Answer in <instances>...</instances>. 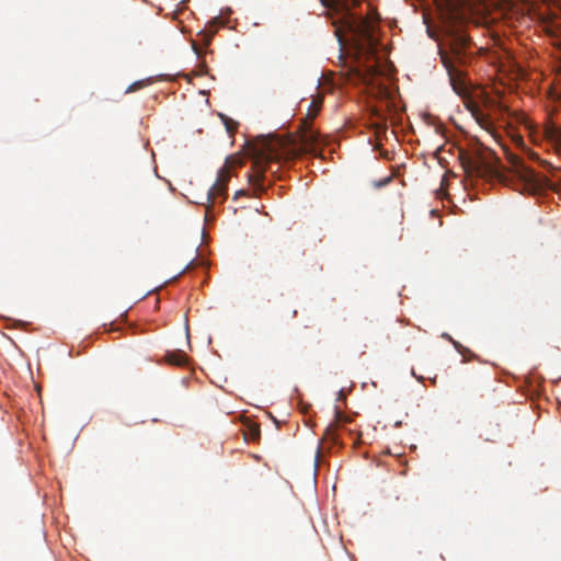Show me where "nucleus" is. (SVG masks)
Masks as SVG:
<instances>
[{
  "label": "nucleus",
  "mask_w": 561,
  "mask_h": 561,
  "mask_svg": "<svg viewBox=\"0 0 561 561\" xmlns=\"http://www.w3.org/2000/svg\"><path fill=\"white\" fill-rule=\"evenodd\" d=\"M462 357H463V360L462 362H469L473 358H476V355L469 350V352H465L463 354H461Z\"/></svg>",
  "instance_id": "aec40b11"
},
{
  "label": "nucleus",
  "mask_w": 561,
  "mask_h": 561,
  "mask_svg": "<svg viewBox=\"0 0 561 561\" xmlns=\"http://www.w3.org/2000/svg\"><path fill=\"white\" fill-rule=\"evenodd\" d=\"M459 158L469 176L495 179L520 193L541 195L552 191L561 197V174L553 173L551 179L540 176L526 167L522 158L512 152L506 154L508 165L502 164L491 151H462Z\"/></svg>",
  "instance_id": "f257e3e1"
},
{
  "label": "nucleus",
  "mask_w": 561,
  "mask_h": 561,
  "mask_svg": "<svg viewBox=\"0 0 561 561\" xmlns=\"http://www.w3.org/2000/svg\"><path fill=\"white\" fill-rule=\"evenodd\" d=\"M222 119H224L227 131L230 135H232L237 130L238 123L229 117H226V116H222Z\"/></svg>",
  "instance_id": "dca6fc26"
},
{
  "label": "nucleus",
  "mask_w": 561,
  "mask_h": 561,
  "mask_svg": "<svg viewBox=\"0 0 561 561\" xmlns=\"http://www.w3.org/2000/svg\"><path fill=\"white\" fill-rule=\"evenodd\" d=\"M243 164V158L239 156H229L226 159L225 165L222 168H227L229 174L231 175V170L241 167Z\"/></svg>",
  "instance_id": "ddd939ff"
},
{
  "label": "nucleus",
  "mask_w": 561,
  "mask_h": 561,
  "mask_svg": "<svg viewBox=\"0 0 561 561\" xmlns=\"http://www.w3.org/2000/svg\"><path fill=\"white\" fill-rule=\"evenodd\" d=\"M340 421L348 422L350 420L348 417H344L341 411L335 410V422ZM336 423L330 424L324 432V438L331 439L333 443H336Z\"/></svg>",
  "instance_id": "9d476101"
},
{
  "label": "nucleus",
  "mask_w": 561,
  "mask_h": 561,
  "mask_svg": "<svg viewBox=\"0 0 561 561\" xmlns=\"http://www.w3.org/2000/svg\"><path fill=\"white\" fill-rule=\"evenodd\" d=\"M320 107L321 100L312 101L308 117L301 122L298 139L270 137L263 141L261 148L255 149L252 171L248 174V181L255 194L265 191L264 173L267 171L277 172V170H272L273 164L291 161L302 153H310L314 157L321 154L322 148L327 145V138L318 133L311 124Z\"/></svg>",
  "instance_id": "f03ea898"
},
{
  "label": "nucleus",
  "mask_w": 561,
  "mask_h": 561,
  "mask_svg": "<svg viewBox=\"0 0 561 561\" xmlns=\"http://www.w3.org/2000/svg\"><path fill=\"white\" fill-rule=\"evenodd\" d=\"M244 194H245V192L243 190L237 191L236 195H234V198H238V196L244 195Z\"/></svg>",
  "instance_id": "4be33fe9"
},
{
  "label": "nucleus",
  "mask_w": 561,
  "mask_h": 561,
  "mask_svg": "<svg viewBox=\"0 0 561 561\" xmlns=\"http://www.w3.org/2000/svg\"><path fill=\"white\" fill-rule=\"evenodd\" d=\"M322 5L330 11V15H337L332 21L334 34L339 45L343 47L350 44L358 60L374 59L377 54L378 42L375 37V28L378 23V14L363 15L353 9L359 0H320Z\"/></svg>",
  "instance_id": "7ed1b4c3"
},
{
  "label": "nucleus",
  "mask_w": 561,
  "mask_h": 561,
  "mask_svg": "<svg viewBox=\"0 0 561 561\" xmlns=\"http://www.w3.org/2000/svg\"><path fill=\"white\" fill-rule=\"evenodd\" d=\"M377 68H378V65L375 61L373 65L365 66V70H363V71L358 69L357 73H358L359 79L363 80L365 83H368L371 80L373 76L375 73H377V71H378Z\"/></svg>",
  "instance_id": "9b49d317"
},
{
  "label": "nucleus",
  "mask_w": 561,
  "mask_h": 561,
  "mask_svg": "<svg viewBox=\"0 0 561 561\" xmlns=\"http://www.w3.org/2000/svg\"><path fill=\"white\" fill-rule=\"evenodd\" d=\"M474 117H476L478 124L483 129H485L489 133L493 131V123L489 116L484 115L483 113L477 112V113H474Z\"/></svg>",
  "instance_id": "f8f14e48"
},
{
  "label": "nucleus",
  "mask_w": 561,
  "mask_h": 561,
  "mask_svg": "<svg viewBox=\"0 0 561 561\" xmlns=\"http://www.w3.org/2000/svg\"><path fill=\"white\" fill-rule=\"evenodd\" d=\"M543 135L554 146L556 151L561 154V128L550 122L546 124Z\"/></svg>",
  "instance_id": "0eeeda50"
},
{
  "label": "nucleus",
  "mask_w": 561,
  "mask_h": 561,
  "mask_svg": "<svg viewBox=\"0 0 561 561\" xmlns=\"http://www.w3.org/2000/svg\"><path fill=\"white\" fill-rule=\"evenodd\" d=\"M144 85H145L144 81H137V82H135V83L130 84V85L127 88L126 92H127V93H129V92H134V91H136L137 89L142 88Z\"/></svg>",
  "instance_id": "a211bd4d"
},
{
  "label": "nucleus",
  "mask_w": 561,
  "mask_h": 561,
  "mask_svg": "<svg viewBox=\"0 0 561 561\" xmlns=\"http://www.w3.org/2000/svg\"><path fill=\"white\" fill-rule=\"evenodd\" d=\"M213 36H214L213 32L201 31L197 34L198 43L196 41L192 42V48L198 58H202V56L205 54V51L203 50L201 45H203L204 47H207L210 44Z\"/></svg>",
  "instance_id": "6e6552de"
},
{
  "label": "nucleus",
  "mask_w": 561,
  "mask_h": 561,
  "mask_svg": "<svg viewBox=\"0 0 561 561\" xmlns=\"http://www.w3.org/2000/svg\"><path fill=\"white\" fill-rule=\"evenodd\" d=\"M230 174L227 168H220L218 171L217 180L207 193V202L211 205L221 204L227 198L228 182Z\"/></svg>",
  "instance_id": "423d86ee"
},
{
  "label": "nucleus",
  "mask_w": 561,
  "mask_h": 561,
  "mask_svg": "<svg viewBox=\"0 0 561 561\" xmlns=\"http://www.w3.org/2000/svg\"><path fill=\"white\" fill-rule=\"evenodd\" d=\"M250 438L252 440H256L260 438V427L257 425H252L249 431Z\"/></svg>",
  "instance_id": "f3484780"
},
{
  "label": "nucleus",
  "mask_w": 561,
  "mask_h": 561,
  "mask_svg": "<svg viewBox=\"0 0 561 561\" xmlns=\"http://www.w3.org/2000/svg\"><path fill=\"white\" fill-rule=\"evenodd\" d=\"M449 47L453 55V58L449 57L454 64H465L467 60V56L470 54L469 49L471 48L470 38L460 31H451L448 34Z\"/></svg>",
  "instance_id": "20e7f679"
},
{
  "label": "nucleus",
  "mask_w": 561,
  "mask_h": 561,
  "mask_svg": "<svg viewBox=\"0 0 561 561\" xmlns=\"http://www.w3.org/2000/svg\"><path fill=\"white\" fill-rule=\"evenodd\" d=\"M499 111H500L501 113H507V112H508V108H507L505 105L500 104V105H499Z\"/></svg>",
  "instance_id": "412c9836"
},
{
  "label": "nucleus",
  "mask_w": 561,
  "mask_h": 561,
  "mask_svg": "<svg viewBox=\"0 0 561 561\" xmlns=\"http://www.w3.org/2000/svg\"><path fill=\"white\" fill-rule=\"evenodd\" d=\"M440 59L445 68L447 69L450 84L454 91L459 96H465L468 93V84L465 79L463 72L456 68L454 61L449 58L446 53L440 51Z\"/></svg>",
  "instance_id": "39448f33"
},
{
  "label": "nucleus",
  "mask_w": 561,
  "mask_h": 561,
  "mask_svg": "<svg viewBox=\"0 0 561 561\" xmlns=\"http://www.w3.org/2000/svg\"><path fill=\"white\" fill-rule=\"evenodd\" d=\"M442 339L450 342L453 346L457 350L458 353L463 354L465 352H469V348L461 345L458 341L454 340L450 334L447 332L442 333Z\"/></svg>",
  "instance_id": "4468645a"
},
{
  "label": "nucleus",
  "mask_w": 561,
  "mask_h": 561,
  "mask_svg": "<svg viewBox=\"0 0 561 561\" xmlns=\"http://www.w3.org/2000/svg\"><path fill=\"white\" fill-rule=\"evenodd\" d=\"M164 358L169 364L174 366H184L187 363L186 354L180 350L168 352Z\"/></svg>",
  "instance_id": "1a4fd4ad"
},
{
  "label": "nucleus",
  "mask_w": 561,
  "mask_h": 561,
  "mask_svg": "<svg viewBox=\"0 0 561 561\" xmlns=\"http://www.w3.org/2000/svg\"><path fill=\"white\" fill-rule=\"evenodd\" d=\"M374 114L380 118V121L374 123L375 125V128H376V131H377V135H380V133H386L387 131V125H386V118L382 117L381 115H379L377 113V111L374 112Z\"/></svg>",
  "instance_id": "2eb2a0df"
},
{
  "label": "nucleus",
  "mask_w": 561,
  "mask_h": 561,
  "mask_svg": "<svg viewBox=\"0 0 561 561\" xmlns=\"http://www.w3.org/2000/svg\"><path fill=\"white\" fill-rule=\"evenodd\" d=\"M391 180H392V178H391V176H387V178H385L383 180H380V181H378V182H375V183H374V185H375V187L380 188V187H382V186H386L388 183H390V182H391Z\"/></svg>",
  "instance_id": "6ab92c4d"
}]
</instances>
